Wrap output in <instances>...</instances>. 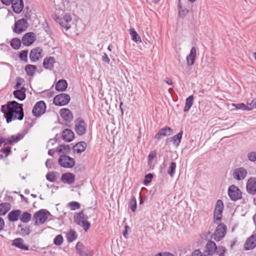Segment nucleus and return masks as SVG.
<instances>
[{
    "mask_svg": "<svg viewBox=\"0 0 256 256\" xmlns=\"http://www.w3.org/2000/svg\"><path fill=\"white\" fill-rule=\"evenodd\" d=\"M1 111L4 113L7 123L16 120H21L24 116L22 104L14 100L8 102L6 105L2 106Z\"/></svg>",
    "mask_w": 256,
    "mask_h": 256,
    "instance_id": "obj_1",
    "label": "nucleus"
},
{
    "mask_svg": "<svg viewBox=\"0 0 256 256\" xmlns=\"http://www.w3.org/2000/svg\"><path fill=\"white\" fill-rule=\"evenodd\" d=\"M74 218V222L82 226L86 232L89 229L90 224L87 220L88 216L84 214L82 211L75 214Z\"/></svg>",
    "mask_w": 256,
    "mask_h": 256,
    "instance_id": "obj_2",
    "label": "nucleus"
},
{
    "mask_svg": "<svg viewBox=\"0 0 256 256\" xmlns=\"http://www.w3.org/2000/svg\"><path fill=\"white\" fill-rule=\"evenodd\" d=\"M56 22L59 24L61 27L63 28L66 30H68L71 26L70 22L72 20L70 14L68 13H66L64 15L56 16Z\"/></svg>",
    "mask_w": 256,
    "mask_h": 256,
    "instance_id": "obj_3",
    "label": "nucleus"
},
{
    "mask_svg": "<svg viewBox=\"0 0 256 256\" xmlns=\"http://www.w3.org/2000/svg\"><path fill=\"white\" fill-rule=\"evenodd\" d=\"M224 204L222 200H218L216 204L214 212V222L218 224L222 220Z\"/></svg>",
    "mask_w": 256,
    "mask_h": 256,
    "instance_id": "obj_4",
    "label": "nucleus"
},
{
    "mask_svg": "<svg viewBox=\"0 0 256 256\" xmlns=\"http://www.w3.org/2000/svg\"><path fill=\"white\" fill-rule=\"evenodd\" d=\"M48 212L44 210H41L36 212L33 216V220L34 221V224L38 226L43 224L48 218Z\"/></svg>",
    "mask_w": 256,
    "mask_h": 256,
    "instance_id": "obj_5",
    "label": "nucleus"
},
{
    "mask_svg": "<svg viewBox=\"0 0 256 256\" xmlns=\"http://www.w3.org/2000/svg\"><path fill=\"white\" fill-rule=\"evenodd\" d=\"M226 226L224 224H219L216 228L214 234L213 238L216 241H220L222 239L226 232Z\"/></svg>",
    "mask_w": 256,
    "mask_h": 256,
    "instance_id": "obj_6",
    "label": "nucleus"
},
{
    "mask_svg": "<svg viewBox=\"0 0 256 256\" xmlns=\"http://www.w3.org/2000/svg\"><path fill=\"white\" fill-rule=\"evenodd\" d=\"M60 165L64 168H72L74 164L75 161L74 158L65 154L60 155L58 159Z\"/></svg>",
    "mask_w": 256,
    "mask_h": 256,
    "instance_id": "obj_7",
    "label": "nucleus"
},
{
    "mask_svg": "<svg viewBox=\"0 0 256 256\" xmlns=\"http://www.w3.org/2000/svg\"><path fill=\"white\" fill-rule=\"evenodd\" d=\"M70 100V96L68 94L62 93L54 98L53 102L56 106H62L68 104Z\"/></svg>",
    "mask_w": 256,
    "mask_h": 256,
    "instance_id": "obj_8",
    "label": "nucleus"
},
{
    "mask_svg": "<svg viewBox=\"0 0 256 256\" xmlns=\"http://www.w3.org/2000/svg\"><path fill=\"white\" fill-rule=\"evenodd\" d=\"M46 104L43 100L37 102L34 106L32 112L34 116L38 117L46 112Z\"/></svg>",
    "mask_w": 256,
    "mask_h": 256,
    "instance_id": "obj_9",
    "label": "nucleus"
},
{
    "mask_svg": "<svg viewBox=\"0 0 256 256\" xmlns=\"http://www.w3.org/2000/svg\"><path fill=\"white\" fill-rule=\"evenodd\" d=\"M248 172L243 167L236 168L232 171V176L236 180L240 181L244 180L247 176Z\"/></svg>",
    "mask_w": 256,
    "mask_h": 256,
    "instance_id": "obj_10",
    "label": "nucleus"
},
{
    "mask_svg": "<svg viewBox=\"0 0 256 256\" xmlns=\"http://www.w3.org/2000/svg\"><path fill=\"white\" fill-rule=\"evenodd\" d=\"M228 194L233 201H236L242 198V192L239 188L234 185L230 186L228 190Z\"/></svg>",
    "mask_w": 256,
    "mask_h": 256,
    "instance_id": "obj_11",
    "label": "nucleus"
},
{
    "mask_svg": "<svg viewBox=\"0 0 256 256\" xmlns=\"http://www.w3.org/2000/svg\"><path fill=\"white\" fill-rule=\"evenodd\" d=\"M76 249L77 253L80 256H92L93 251L90 249L85 248L83 244L80 242H78L76 246Z\"/></svg>",
    "mask_w": 256,
    "mask_h": 256,
    "instance_id": "obj_12",
    "label": "nucleus"
},
{
    "mask_svg": "<svg viewBox=\"0 0 256 256\" xmlns=\"http://www.w3.org/2000/svg\"><path fill=\"white\" fill-rule=\"evenodd\" d=\"M86 124L81 118H77L76 121L75 130L79 136L84 135L86 132Z\"/></svg>",
    "mask_w": 256,
    "mask_h": 256,
    "instance_id": "obj_13",
    "label": "nucleus"
},
{
    "mask_svg": "<svg viewBox=\"0 0 256 256\" xmlns=\"http://www.w3.org/2000/svg\"><path fill=\"white\" fill-rule=\"evenodd\" d=\"M28 22L24 18L18 20L16 23L14 28V32L17 34H20L25 31L27 28Z\"/></svg>",
    "mask_w": 256,
    "mask_h": 256,
    "instance_id": "obj_14",
    "label": "nucleus"
},
{
    "mask_svg": "<svg viewBox=\"0 0 256 256\" xmlns=\"http://www.w3.org/2000/svg\"><path fill=\"white\" fill-rule=\"evenodd\" d=\"M36 40V35L32 32H27L22 36V42L26 46H30Z\"/></svg>",
    "mask_w": 256,
    "mask_h": 256,
    "instance_id": "obj_15",
    "label": "nucleus"
},
{
    "mask_svg": "<svg viewBox=\"0 0 256 256\" xmlns=\"http://www.w3.org/2000/svg\"><path fill=\"white\" fill-rule=\"evenodd\" d=\"M246 190L250 194L254 195L256 194V178H250L246 183Z\"/></svg>",
    "mask_w": 256,
    "mask_h": 256,
    "instance_id": "obj_16",
    "label": "nucleus"
},
{
    "mask_svg": "<svg viewBox=\"0 0 256 256\" xmlns=\"http://www.w3.org/2000/svg\"><path fill=\"white\" fill-rule=\"evenodd\" d=\"M172 133V130L168 126L160 128L158 132L156 134L154 138L160 140L164 136H169Z\"/></svg>",
    "mask_w": 256,
    "mask_h": 256,
    "instance_id": "obj_17",
    "label": "nucleus"
},
{
    "mask_svg": "<svg viewBox=\"0 0 256 256\" xmlns=\"http://www.w3.org/2000/svg\"><path fill=\"white\" fill-rule=\"evenodd\" d=\"M42 50L38 47L32 50L30 52V58L32 62H36L42 57Z\"/></svg>",
    "mask_w": 256,
    "mask_h": 256,
    "instance_id": "obj_18",
    "label": "nucleus"
},
{
    "mask_svg": "<svg viewBox=\"0 0 256 256\" xmlns=\"http://www.w3.org/2000/svg\"><path fill=\"white\" fill-rule=\"evenodd\" d=\"M11 4L14 12L16 14L20 13L24 7L22 0H12Z\"/></svg>",
    "mask_w": 256,
    "mask_h": 256,
    "instance_id": "obj_19",
    "label": "nucleus"
},
{
    "mask_svg": "<svg viewBox=\"0 0 256 256\" xmlns=\"http://www.w3.org/2000/svg\"><path fill=\"white\" fill-rule=\"evenodd\" d=\"M256 246V234H252L246 240L244 248L246 250H252Z\"/></svg>",
    "mask_w": 256,
    "mask_h": 256,
    "instance_id": "obj_20",
    "label": "nucleus"
},
{
    "mask_svg": "<svg viewBox=\"0 0 256 256\" xmlns=\"http://www.w3.org/2000/svg\"><path fill=\"white\" fill-rule=\"evenodd\" d=\"M196 48L195 47H192L190 53L186 58V64L188 66L194 65L196 58Z\"/></svg>",
    "mask_w": 256,
    "mask_h": 256,
    "instance_id": "obj_21",
    "label": "nucleus"
},
{
    "mask_svg": "<svg viewBox=\"0 0 256 256\" xmlns=\"http://www.w3.org/2000/svg\"><path fill=\"white\" fill-rule=\"evenodd\" d=\"M12 245L24 250H28L29 246L24 244V241L22 238H16L14 240Z\"/></svg>",
    "mask_w": 256,
    "mask_h": 256,
    "instance_id": "obj_22",
    "label": "nucleus"
},
{
    "mask_svg": "<svg viewBox=\"0 0 256 256\" xmlns=\"http://www.w3.org/2000/svg\"><path fill=\"white\" fill-rule=\"evenodd\" d=\"M60 114L64 120L68 122H70L73 118L72 114L68 108L61 109Z\"/></svg>",
    "mask_w": 256,
    "mask_h": 256,
    "instance_id": "obj_23",
    "label": "nucleus"
},
{
    "mask_svg": "<svg viewBox=\"0 0 256 256\" xmlns=\"http://www.w3.org/2000/svg\"><path fill=\"white\" fill-rule=\"evenodd\" d=\"M56 62V60L54 57H46L44 60L43 66L46 69L52 70L53 68L54 64Z\"/></svg>",
    "mask_w": 256,
    "mask_h": 256,
    "instance_id": "obj_24",
    "label": "nucleus"
},
{
    "mask_svg": "<svg viewBox=\"0 0 256 256\" xmlns=\"http://www.w3.org/2000/svg\"><path fill=\"white\" fill-rule=\"evenodd\" d=\"M75 179V176L72 173H66L62 174L61 180L64 184H72Z\"/></svg>",
    "mask_w": 256,
    "mask_h": 256,
    "instance_id": "obj_25",
    "label": "nucleus"
},
{
    "mask_svg": "<svg viewBox=\"0 0 256 256\" xmlns=\"http://www.w3.org/2000/svg\"><path fill=\"white\" fill-rule=\"evenodd\" d=\"M74 138V132L69 129H65L62 133V138L66 142H70Z\"/></svg>",
    "mask_w": 256,
    "mask_h": 256,
    "instance_id": "obj_26",
    "label": "nucleus"
},
{
    "mask_svg": "<svg viewBox=\"0 0 256 256\" xmlns=\"http://www.w3.org/2000/svg\"><path fill=\"white\" fill-rule=\"evenodd\" d=\"M26 88H22L20 90L17 89L14 92L13 94L16 99L20 100H23L26 96Z\"/></svg>",
    "mask_w": 256,
    "mask_h": 256,
    "instance_id": "obj_27",
    "label": "nucleus"
},
{
    "mask_svg": "<svg viewBox=\"0 0 256 256\" xmlns=\"http://www.w3.org/2000/svg\"><path fill=\"white\" fill-rule=\"evenodd\" d=\"M217 250L216 244L212 241H209L206 245V252L208 255H212Z\"/></svg>",
    "mask_w": 256,
    "mask_h": 256,
    "instance_id": "obj_28",
    "label": "nucleus"
},
{
    "mask_svg": "<svg viewBox=\"0 0 256 256\" xmlns=\"http://www.w3.org/2000/svg\"><path fill=\"white\" fill-rule=\"evenodd\" d=\"M86 144L84 142H79L73 146V151L74 152L81 154L86 150Z\"/></svg>",
    "mask_w": 256,
    "mask_h": 256,
    "instance_id": "obj_29",
    "label": "nucleus"
},
{
    "mask_svg": "<svg viewBox=\"0 0 256 256\" xmlns=\"http://www.w3.org/2000/svg\"><path fill=\"white\" fill-rule=\"evenodd\" d=\"M21 211L19 210H12L8 214V219L10 222H16L18 220Z\"/></svg>",
    "mask_w": 256,
    "mask_h": 256,
    "instance_id": "obj_30",
    "label": "nucleus"
},
{
    "mask_svg": "<svg viewBox=\"0 0 256 256\" xmlns=\"http://www.w3.org/2000/svg\"><path fill=\"white\" fill-rule=\"evenodd\" d=\"M68 86V84L66 80H59L56 84L55 88L57 91L63 92L64 91Z\"/></svg>",
    "mask_w": 256,
    "mask_h": 256,
    "instance_id": "obj_31",
    "label": "nucleus"
},
{
    "mask_svg": "<svg viewBox=\"0 0 256 256\" xmlns=\"http://www.w3.org/2000/svg\"><path fill=\"white\" fill-rule=\"evenodd\" d=\"M56 152L59 154H66L70 152V148L68 145H60L57 149Z\"/></svg>",
    "mask_w": 256,
    "mask_h": 256,
    "instance_id": "obj_32",
    "label": "nucleus"
},
{
    "mask_svg": "<svg viewBox=\"0 0 256 256\" xmlns=\"http://www.w3.org/2000/svg\"><path fill=\"white\" fill-rule=\"evenodd\" d=\"M130 34L132 40L135 42L136 44H139L142 42L140 36L138 35L134 28H130Z\"/></svg>",
    "mask_w": 256,
    "mask_h": 256,
    "instance_id": "obj_33",
    "label": "nucleus"
},
{
    "mask_svg": "<svg viewBox=\"0 0 256 256\" xmlns=\"http://www.w3.org/2000/svg\"><path fill=\"white\" fill-rule=\"evenodd\" d=\"M178 15L180 17L184 18L185 17L188 12V10L184 6H182V4L179 0L178 4Z\"/></svg>",
    "mask_w": 256,
    "mask_h": 256,
    "instance_id": "obj_34",
    "label": "nucleus"
},
{
    "mask_svg": "<svg viewBox=\"0 0 256 256\" xmlns=\"http://www.w3.org/2000/svg\"><path fill=\"white\" fill-rule=\"evenodd\" d=\"M23 138V136L22 134H18L16 135H12L10 138H8L6 140L10 144H12L13 143H16L18 142L19 140H22Z\"/></svg>",
    "mask_w": 256,
    "mask_h": 256,
    "instance_id": "obj_35",
    "label": "nucleus"
},
{
    "mask_svg": "<svg viewBox=\"0 0 256 256\" xmlns=\"http://www.w3.org/2000/svg\"><path fill=\"white\" fill-rule=\"evenodd\" d=\"M182 134H183V132L182 130H180L178 134H176V135L174 136L172 138V141L173 142V143L174 144L178 146H179L180 142V141H181V139H182Z\"/></svg>",
    "mask_w": 256,
    "mask_h": 256,
    "instance_id": "obj_36",
    "label": "nucleus"
},
{
    "mask_svg": "<svg viewBox=\"0 0 256 256\" xmlns=\"http://www.w3.org/2000/svg\"><path fill=\"white\" fill-rule=\"evenodd\" d=\"M194 97L193 96H190L186 100L185 106L184 109V112H188L190 108L193 104Z\"/></svg>",
    "mask_w": 256,
    "mask_h": 256,
    "instance_id": "obj_37",
    "label": "nucleus"
},
{
    "mask_svg": "<svg viewBox=\"0 0 256 256\" xmlns=\"http://www.w3.org/2000/svg\"><path fill=\"white\" fill-rule=\"evenodd\" d=\"M31 218V214L28 212H24L20 216V221L24 223L28 222L30 220Z\"/></svg>",
    "mask_w": 256,
    "mask_h": 256,
    "instance_id": "obj_38",
    "label": "nucleus"
},
{
    "mask_svg": "<svg viewBox=\"0 0 256 256\" xmlns=\"http://www.w3.org/2000/svg\"><path fill=\"white\" fill-rule=\"evenodd\" d=\"M10 204L8 203L0 204V216L5 215L10 210Z\"/></svg>",
    "mask_w": 256,
    "mask_h": 256,
    "instance_id": "obj_39",
    "label": "nucleus"
},
{
    "mask_svg": "<svg viewBox=\"0 0 256 256\" xmlns=\"http://www.w3.org/2000/svg\"><path fill=\"white\" fill-rule=\"evenodd\" d=\"M77 236L76 232L74 230H70L67 234L66 238L68 242H71L76 240Z\"/></svg>",
    "mask_w": 256,
    "mask_h": 256,
    "instance_id": "obj_40",
    "label": "nucleus"
},
{
    "mask_svg": "<svg viewBox=\"0 0 256 256\" xmlns=\"http://www.w3.org/2000/svg\"><path fill=\"white\" fill-rule=\"evenodd\" d=\"M10 46L12 47L15 49H18L21 46V41L18 38H14L10 40Z\"/></svg>",
    "mask_w": 256,
    "mask_h": 256,
    "instance_id": "obj_41",
    "label": "nucleus"
},
{
    "mask_svg": "<svg viewBox=\"0 0 256 256\" xmlns=\"http://www.w3.org/2000/svg\"><path fill=\"white\" fill-rule=\"evenodd\" d=\"M36 70V66L34 65L28 64L26 66L25 70L27 75L32 76Z\"/></svg>",
    "mask_w": 256,
    "mask_h": 256,
    "instance_id": "obj_42",
    "label": "nucleus"
},
{
    "mask_svg": "<svg viewBox=\"0 0 256 256\" xmlns=\"http://www.w3.org/2000/svg\"><path fill=\"white\" fill-rule=\"evenodd\" d=\"M232 106H234L236 109H240L242 110H252L251 108H249V106L246 105L244 103L233 104Z\"/></svg>",
    "mask_w": 256,
    "mask_h": 256,
    "instance_id": "obj_43",
    "label": "nucleus"
},
{
    "mask_svg": "<svg viewBox=\"0 0 256 256\" xmlns=\"http://www.w3.org/2000/svg\"><path fill=\"white\" fill-rule=\"evenodd\" d=\"M18 227L20 228L19 232L22 236H24L28 235L30 232V230L29 226H25L24 228H22V226L20 224L18 225Z\"/></svg>",
    "mask_w": 256,
    "mask_h": 256,
    "instance_id": "obj_44",
    "label": "nucleus"
},
{
    "mask_svg": "<svg viewBox=\"0 0 256 256\" xmlns=\"http://www.w3.org/2000/svg\"><path fill=\"white\" fill-rule=\"evenodd\" d=\"M176 165L174 162H171L168 170V174L172 177L174 176Z\"/></svg>",
    "mask_w": 256,
    "mask_h": 256,
    "instance_id": "obj_45",
    "label": "nucleus"
},
{
    "mask_svg": "<svg viewBox=\"0 0 256 256\" xmlns=\"http://www.w3.org/2000/svg\"><path fill=\"white\" fill-rule=\"evenodd\" d=\"M64 238L60 234H58L54 238V243L56 246H60L62 244Z\"/></svg>",
    "mask_w": 256,
    "mask_h": 256,
    "instance_id": "obj_46",
    "label": "nucleus"
},
{
    "mask_svg": "<svg viewBox=\"0 0 256 256\" xmlns=\"http://www.w3.org/2000/svg\"><path fill=\"white\" fill-rule=\"evenodd\" d=\"M10 148L6 147L2 149V154H0V158H6L9 154L10 152Z\"/></svg>",
    "mask_w": 256,
    "mask_h": 256,
    "instance_id": "obj_47",
    "label": "nucleus"
},
{
    "mask_svg": "<svg viewBox=\"0 0 256 256\" xmlns=\"http://www.w3.org/2000/svg\"><path fill=\"white\" fill-rule=\"evenodd\" d=\"M46 180L50 182H54L56 180L57 177L56 176V173L52 172L48 173L46 176Z\"/></svg>",
    "mask_w": 256,
    "mask_h": 256,
    "instance_id": "obj_48",
    "label": "nucleus"
},
{
    "mask_svg": "<svg viewBox=\"0 0 256 256\" xmlns=\"http://www.w3.org/2000/svg\"><path fill=\"white\" fill-rule=\"evenodd\" d=\"M68 207L71 210H76L80 208V204L76 202H72L68 204Z\"/></svg>",
    "mask_w": 256,
    "mask_h": 256,
    "instance_id": "obj_49",
    "label": "nucleus"
},
{
    "mask_svg": "<svg viewBox=\"0 0 256 256\" xmlns=\"http://www.w3.org/2000/svg\"><path fill=\"white\" fill-rule=\"evenodd\" d=\"M247 157L251 162H256V152H250L248 153Z\"/></svg>",
    "mask_w": 256,
    "mask_h": 256,
    "instance_id": "obj_50",
    "label": "nucleus"
},
{
    "mask_svg": "<svg viewBox=\"0 0 256 256\" xmlns=\"http://www.w3.org/2000/svg\"><path fill=\"white\" fill-rule=\"evenodd\" d=\"M130 207L132 212H134L136 208V200L134 196L132 198L130 202Z\"/></svg>",
    "mask_w": 256,
    "mask_h": 256,
    "instance_id": "obj_51",
    "label": "nucleus"
},
{
    "mask_svg": "<svg viewBox=\"0 0 256 256\" xmlns=\"http://www.w3.org/2000/svg\"><path fill=\"white\" fill-rule=\"evenodd\" d=\"M226 251V248L224 246H219L217 248V250L216 252V254L218 256H224V253Z\"/></svg>",
    "mask_w": 256,
    "mask_h": 256,
    "instance_id": "obj_52",
    "label": "nucleus"
},
{
    "mask_svg": "<svg viewBox=\"0 0 256 256\" xmlns=\"http://www.w3.org/2000/svg\"><path fill=\"white\" fill-rule=\"evenodd\" d=\"M27 55H28V51L27 50H22L20 53L19 57L21 60L24 61V62H26L27 61Z\"/></svg>",
    "mask_w": 256,
    "mask_h": 256,
    "instance_id": "obj_53",
    "label": "nucleus"
},
{
    "mask_svg": "<svg viewBox=\"0 0 256 256\" xmlns=\"http://www.w3.org/2000/svg\"><path fill=\"white\" fill-rule=\"evenodd\" d=\"M153 178V176L152 174H148L146 175L145 176V180H144V182L145 184L150 183L152 178Z\"/></svg>",
    "mask_w": 256,
    "mask_h": 256,
    "instance_id": "obj_54",
    "label": "nucleus"
},
{
    "mask_svg": "<svg viewBox=\"0 0 256 256\" xmlns=\"http://www.w3.org/2000/svg\"><path fill=\"white\" fill-rule=\"evenodd\" d=\"M24 82V80L22 78H16V85L14 86V88L15 89H18L20 86H21L22 82Z\"/></svg>",
    "mask_w": 256,
    "mask_h": 256,
    "instance_id": "obj_55",
    "label": "nucleus"
},
{
    "mask_svg": "<svg viewBox=\"0 0 256 256\" xmlns=\"http://www.w3.org/2000/svg\"><path fill=\"white\" fill-rule=\"evenodd\" d=\"M191 256H206V255L203 254L200 250H196L192 252Z\"/></svg>",
    "mask_w": 256,
    "mask_h": 256,
    "instance_id": "obj_56",
    "label": "nucleus"
},
{
    "mask_svg": "<svg viewBox=\"0 0 256 256\" xmlns=\"http://www.w3.org/2000/svg\"><path fill=\"white\" fill-rule=\"evenodd\" d=\"M247 104L250 105L249 108H251L252 110L256 108V98H254L250 102H247Z\"/></svg>",
    "mask_w": 256,
    "mask_h": 256,
    "instance_id": "obj_57",
    "label": "nucleus"
},
{
    "mask_svg": "<svg viewBox=\"0 0 256 256\" xmlns=\"http://www.w3.org/2000/svg\"><path fill=\"white\" fill-rule=\"evenodd\" d=\"M156 156V152L154 150L148 154V162L152 161Z\"/></svg>",
    "mask_w": 256,
    "mask_h": 256,
    "instance_id": "obj_58",
    "label": "nucleus"
},
{
    "mask_svg": "<svg viewBox=\"0 0 256 256\" xmlns=\"http://www.w3.org/2000/svg\"><path fill=\"white\" fill-rule=\"evenodd\" d=\"M102 60L103 62L106 63L107 64H110V60L108 58V55L106 53L104 54V55L102 56Z\"/></svg>",
    "mask_w": 256,
    "mask_h": 256,
    "instance_id": "obj_59",
    "label": "nucleus"
},
{
    "mask_svg": "<svg viewBox=\"0 0 256 256\" xmlns=\"http://www.w3.org/2000/svg\"><path fill=\"white\" fill-rule=\"evenodd\" d=\"M56 143V140L55 139H50L47 144V148H50Z\"/></svg>",
    "mask_w": 256,
    "mask_h": 256,
    "instance_id": "obj_60",
    "label": "nucleus"
},
{
    "mask_svg": "<svg viewBox=\"0 0 256 256\" xmlns=\"http://www.w3.org/2000/svg\"><path fill=\"white\" fill-rule=\"evenodd\" d=\"M6 6H10L12 3V0H0Z\"/></svg>",
    "mask_w": 256,
    "mask_h": 256,
    "instance_id": "obj_61",
    "label": "nucleus"
},
{
    "mask_svg": "<svg viewBox=\"0 0 256 256\" xmlns=\"http://www.w3.org/2000/svg\"><path fill=\"white\" fill-rule=\"evenodd\" d=\"M46 166L48 168H50L52 167V161L50 159H48L46 160Z\"/></svg>",
    "mask_w": 256,
    "mask_h": 256,
    "instance_id": "obj_62",
    "label": "nucleus"
},
{
    "mask_svg": "<svg viewBox=\"0 0 256 256\" xmlns=\"http://www.w3.org/2000/svg\"><path fill=\"white\" fill-rule=\"evenodd\" d=\"M4 226V222L3 218L0 217V230H2Z\"/></svg>",
    "mask_w": 256,
    "mask_h": 256,
    "instance_id": "obj_63",
    "label": "nucleus"
},
{
    "mask_svg": "<svg viewBox=\"0 0 256 256\" xmlns=\"http://www.w3.org/2000/svg\"><path fill=\"white\" fill-rule=\"evenodd\" d=\"M164 82L166 83L168 85H172V82L171 79L169 78H166L164 80Z\"/></svg>",
    "mask_w": 256,
    "mask_h": 256,
    "instance_id": "obj_64",
    "label": "nucleus"
}]
</instances>
